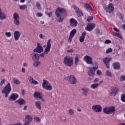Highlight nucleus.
I'll use <instances>...</instances> for the list:
<instances>
[{"mask_svg":"<svg viewBox=\"0 0 125 125\" xmlns=\"http://www.w3.org/2000/svg\"><path fill=\"white\" fill-rule=\"evenodd\" d=\"M99 79L98 78H96L94 80V83H97V82H98Z\"/></svg>","mask_w":125,"mask_h":125,"instance_id":"60","label":"nucleus"},{"mask_svg":"<svg viewBox=\"0 0 125 125\" xmlns=\"http://www.w3.org/2000/svg\"><path fill=\"white\" fill-rule=\"evenodd\" d=\"M67 80L71 84H76L78 82L77 79H76V77L74 75L69 76L67 78Z\"/></svg>","mask_w":125,"mask_h":125,"instance_id":"8","label":"nucleus"},{"mask_svg":"<svg viewBox=\"0 0 125 125\" xmlns=\"http://www.w3.org/2000/svg\"><path fill=\"white\" fill-rule=\"evenodd\" d=\"M92 110L96 113L102 112V106L100 105H94L92 106Z\"/></svg>","mask_w":125,"mask_h":125,"instance_id":"12","label":"nucleus"},{"mask_svg":"<svg viewBox=\"0 0 125 125\" xmlns=\"http://www.w3.org/2000/svg\"><path fill=\"white\" fill-rule=\"evenodd\" d=\"M99 85V84L98 83L92 84L91 85V88H93V89H95V88H97V87H98Z\"/></svg>","mask_w":125,"mask_h":125,"instance_id":"36","label":"nucleus"},{"mask_svg":"<svg viewBox=\"0 0 125 125\" xmlns=\"http://www.w3.org/2000/svg\"><path fill=\"white\" fill-rule=\"evenodd\" d=\"M39 37L40 39H43L44 38V36L42 34H40Z\"/></svg>","mask_w":125,"mask_h":125,"instance_id":"52","label":"nucleus"},{"mask_svg":"<svg viewBox=\"0 0 125 125\" xmlns=\"http://www.w3.org/2000/svg\"><path fill=\"white\" fill-rule=\"evenodd\" d=\"M15 125H22V124L21 123H18L16 124H15Z\"/></svg>","mask_w":125,"mask_h":125,"instance_id":"63","label":"nucleus"},{"mask_svg":"<svg viewBox=\"0 0 125 125\" xmlns=\"http://www.w3.org/2000/svg\"><path fill=\"white\" fill-rule=\"evenodd\" d=\"M96 74L98 75V76H102V72H101V71L100 70L97 71Z\"/></svg>","mask_w":125,"mask_h":125,"instance_id":"46","label":"nucleus"},{"mask_svg":"<svg viewBox=\"0 0 125 125\" xmlns=\"http://www.w3.org/2000/svg\"><path fill=\"white\" fill-rule=\"evenodd\" d=\"M50 42H51V39H49L47 42L46 47L44 49V52L40 54V56L42 57H44L45 54H48V52L50 51V48H51V43H50Z\"/></svg>","mask_w":125,"mask_h":125,"instance_id":"4","label":"nucleus"},{"mask_svg":"<svg viewBox=\"0 0 125 125\" xmlns=\"http://www.w3.org/2000/svg\"><path fill=\"white\" fill-rule=\"evenodd\" d=\"M110 60H111V58H108V57L105 58L104 59H103V61L107 69H109V62H110Z\"/></svg>","mask_w":125,"mask_h":125,"instance_id":"24","label":"nucleus"},{"mask_svg":"<svg viewBox=\"0 0 125 125\" xmlns=\"http://www.w3.org/2000/svg\"><path fill=\"white\" fill-rule=\"evenodd\" d=\"M35 106L39 110L42 109V102L38 101L35 102Z\"/></svg>","mask_w":125,"mask_h":125,"instance_id":"31","label":"nucleus"},{"mask_svg":"<svg viewBox=\"0 0 125 125\" xmlns=\"http://www.w3.org/2000/svg\"><path fill=\"white\" fill-rule=\"evenodd\" d=\"M70 26L72 27H76L77 25H78V21L74 19H70Z\"/></svg>","mask_w":125,"mask_h":125,"instance_id":"27","label":"nucleus"},{"mask_svg":"<svg viewBox=\"0 0 125 125\" xmlns=\"http://www.w3.org/2000/svg\"><path fill=\"white\" fill-rule=\"evenodd\" d=\"M118 80L120 82H124L125 81V76H121L119 78Z\"/></svg>","mask_w":125,"mask_h":125,"instance_id":"40","label":"nucleus"},{"mask_svg":"<svg viewBox=\"0 0 125 125\" xmlns=\"http://www.w3.org/2000/svg\"><path fill=\"white\" fill-rule=\"evenodd\" d=\"M113 29L114 30V31H115V32H120V30L117 29V27H114Z\"/></svg>","mask_w":125,"mask_h":125,"instance_id":"54","label":"nucleus"},{"mask_svg":"<svg viewBox=\"0 0 125 125\" xmlns=\"http://www.w3.org/2000/svg\"><path fill=\"white\" fill-rule=\"evenodd\" d=\"M27 108H28V106L27 105H25L23 107V110L25 111V110H27Z\"/></svg>","mask_w":125,"mask_h":125,"instance_id":"62","label":"nucleus"},{"mask_svg":"<svg viewBox=\"0 0 125 125\" xmlns=\"http://www.w3.org/2000/svg\"><path fill=\"white\" fill-rule=\"evenodd\" d=\"M82 94L83 96H87L88 95V92H89V89L88 88H83L82 89Z\"/></svg>","mask_w":125,"mask_h":125,"instance_id":"26","label":"nucleus"},{"mask_svg":"<svg viewBox=\"0 0 125 125\" xmlns=\"http://www.w3.org/2000/svg\"><path fill=\"white\" fill-rule=\"evenodd\" d=\"M34 121L36 123H41V118L38 116H36L34 117Z\"/></svg>","mask_w":125,"mask_h":125,"instance_id":"34","label":"nucleus"},{"mask_svg":"<svg viewBox=\"0 0 125 125\" xmlns=\"http://www.w3.org/2000/svg\"><path fill=\"white\" fill-rule=\"evenodd\" d=\"M93 16H92V17L89 16L87 20V21H88V22H90V21H92V20H93Z\"/></svg>","mask_w":125,"mask_h":125,"instance_id":"48","label":"nucleus"},{"mask_svg":"<svg viewBox=\"0 0 125 125\" xmlns=\"http://www.w3.org/2000/svg\"><path fill=\"white\" fill-rule=\"evenodd\" d=\"M16 102L18 103L19 105H25V104H26V101L22 98L19 99L18 100L16 101Z\"/></svg>","mask_w":125,"mask_h":125,"instance_id":"28","label":"nucleus"},{"mask_svg":"<svg viewBox=\"0 0 125 125\" xmlns=\"http://www.w3.org/2000/svg\"><path fill=\"white\" fill-rule=\"evenodd\" d=\"M20 36H21V32L19 31H15L14 32V38L15 40L18 41L20 39Z\"/></svg>","mask_w":125,"mask_h":125,"instance_id":"20","label":"nucleus"},{"mask_svg":"<svg viewBox=\"0 0 125 125\" xmlns=\"http://www.w3.org/2000/svg\"><path fill=\"white\" fill-rule=\"evenodd\" d=\"M21 94L22 95H25V90H22V91H21Z\"/></svg>","mask_w":125,"mask_h":125,"instance_id":"58","label":"nucleus"},{"mask_svg":"<svg viewBox=\"0 0 125 125\" xmlns=\"http://www.w3.org/2000/svg\"><path fill=\"white\" fill-rule=\"evenodd\" d=\"M63 12H65V9H64V8L61 7L57 8L55 12L57 17H60L61 16H62Z\"/></svg>","mask_w":125,"mask_h":125,"instance_id":"11","label":"nucleus"},{"mask_svg":"<svg viewBox=\"0 0 125 125\" xmlns=\"http://www.w3.org/2000/svg\"><path fill=\"white\" fill-rule=\"evenodd\" d=\"M104 9L106 10V12H108V13H113L114 9V4L112 3H109L108 6L104 7Z\"/></svg>","mask_w":125,"mask_h":125,"instance_id":"9","label":"nucleus"},{"mask_svg":"<svg viewBox=\"0 0 125 125\" xmlns=\"http://www.w3.org/2000/svg\"><path fill=\"white\" fill-rule=\"evenodd\" d=\"M122 27H123V29H124V30H125V24H123V26H122Z\"/></svg>","mask_w":125,"mask_h":125,"instance_id":"64","label":"nucleus"},{"mask_svg":"<svg viewBox=\"0 0 125 125\" xmlns=\"http://www.w3.org/2000/svg\"><path fill=\"white\" fill-rule=\"evenodd\" d=\"M83 60H84V61H85L87 64H89L90 65L93 64V62L92 61V58L88 55L85 56L83 58Z\"/></svg>","mask_w":125,"mask_h":125,"instance_id":"13","label":"nucleus"},{"mask_svg":"<svg viewBox=\"0 0 125 125\" xmlns=\"http://www.w3.org/2000/svg\"><path fill=\"white\" fill-rule=\"evenodd\" d=\"M39 65H41V62L39 61H35L33 62V66L34 67H39Z\"/></svg>","mask_w":125,"mask_h":125,"instance_id":"35","label":"nucleus"},{"mask_svg":"<svg viewBox=\"0 0 125 125\" xmlns=\"http://www.w3.org/2000/svg\"><path fill=\"white\" fill-rule=\"evenodd\" d=\"M112 50H113V49L111 48H109L108 49L106 50V53L107 54L111 53Z\"/></svg>","mask_w":125,"mask_h":125,"instance_id":"47","label":"nucleus"},{"mask_svg":"<svg viewBox=\"0 0 125 125\" xmlns=\"http://www.w3.org/2000/svg\"><path fill=\"white\" fill-rule=\"evenodd\" d=\"M95 27V24H94V23L89 24L85 27V30L86 31H88V32H90L92 31Z\"/></svg>","mask_w":125,"mask_h":125,"instance_id":"21","label":"nucleus"},{"mask_svg":"<svg viewBox=\"0 0 125 125\" xmlns=\"http://www.w3.org/2000/svg\"><path fill=\"white\" fill-rule=\"evenodd\" d=\"M74 52V50L73 49L67 50V52Z\"/></svg>","mask_w":125,"mask_h":125,"instance_id":"57","label":"nucleus"},{"mask_svg":"<svg viewBox=\"0 0 125 125\" xmlns=\"http://www.w3.org/2000/svg\"><path fill=\"white\" fill-rule=\"evenodd\" d=\"M113 35L116 37H118V38H119V39H123V37H122V35H121V34H120V33H119L114 32Z\"/></svg>","mask_w":125,"mask_h":125,"instance_id":"38","label":"nucleus"},{"mask_svg":"<svg viewBox=\"0 0 125 125\" xmlns=\"http://www.w3.org/2000/svg\"><path fill=\"white\" fill-rule=\"evenodd\" d=\"M5 83V80L4 79H3L1 80V81L0 83V85H2Z\"/></svg>","mask_w":125,"mask_h":125,"instance_id":"50","label":"nucleus"},{"mask_svg":"<svg viewBox=\"0 0 125 125\" xmlns=\"http://www.w3.org/2000/svg\"><path fill=\"white\" fill-rule=\"evenodd\" d=\"M5 35L7 38L11 37V33L10 32H6Z\"/></svg>","mask_w":125,"mask_h":125,"instance_id":"43","label":"nucleus"},{"mask_svg":"<svg viewBox=\"0 0 125 125\" xmlns=\"http://www.w3.org/2000/svg\"><path fill=\"white\" fill-rule=\"evenodd\" d=\"M28 80L30 83H31L32 84H39V82L38 81L34 80V78L33 77L30 76L28 77Z\"/></svg>","mask_w":125,"mask_h":125,"instance_id":"25","label":"nucleus"},{"mask_svg":"<svg viewBox=\"0 0 125 125\" xmlns=\"http://www.w3.org/2000/svg\"><path fill=\"white\" fill-rule=\"evenodd\" d=\"M84 7L86 8V9H90V10H91V11H93V9H92V7H91V6L87 3H85L84 4Z\"/></svg>","mask_w":125,"mask_h":125,"instance_id":"32","label":"nucleus"},{"mask_svg":"<svg viewBox=\"0 0 125 125\" xmlns=\"http://www.w3.org/2000/svg\"><path fill=\"white\" fill-rule=\"evenodd\" d=\"M34 96L36 99H37V100H40V98L43 97V95L41 92H35L34 94Z\"/></svg>","mask_w":125,"mask_h":125,"instance_id":"19","label":"nucleus"},{"mask_svg":"<svg viewBox=\"0 0 125 125\" xmlns=\"http://www.w3.org/2000/svg\"><path fill=\"white\" fill-rule=\"evenodd\" d=\"M121 100L123 102L125 103V94H122L121 95Z\"/></svg>","mask_w":125,"mask_h":125,"instance_id":"44","label":"nucleus"},{"mask_svg":"<svg viewBox=\"0 0 125 125\" xmlns=\"http://www.w3.org/2000/svg\"><path fill=\"white\" fill-rule=\"evenodd\" d=\"M37 15L38 17H42V14L40 12H38L37 13Z\"/></svg>","mask_w":125,"mask_h":125,"instance_id":"51","label":"nucleus"},{"mask_svg":"<svg viewBox=\"0 0 125 125\" xmlns=\"http://www.w3.org/2000/svg\"><path fill=\"white\" fill-rule=\"evenodd\" d=\"M96 34L97 35H100V31H99V30H98L96 32Z\"/></svg>","mask_w":125,"mask_h":125,"instance_id":"61","label":"nucleus"},{"mask_svg":"<svg viewBox=\"0 0 125 125\" xmlns=\"http://www.w3.org/2000/svg\"><path fill=\"white\" fill-rule=\"evenodd\" d=\"M6 19V15L1 11V8L0 7V20H3Z\"/></svg>","mask_w":125,"mask_h":125,"instance_id":"29","label":"nucleus"},{"mask_svg":"<svg viewBox=\"0 0 125 125\" xmlns=\"http://www.w3.org/2000/svg\"><path fill=\"white\" fill-rule=\"evenodd\" d=\"M19 97V95L16 93H12L11 94L10 96L8 97V100L10 101H15L17 98Z\"/></svg>","mask_w":125,"mask_h":125,"instance_id":"16","label":"nucleus"},{"mask_svg":"<svg viewBox=\"0 0 125 125\" xmlns=\"http://www.w3.org/2000/svg\"><path fill=\"white\" fill-rule=\"evenodd\" d=\"M105 75L107 76L108 77H112L113 76L112 73H111V72H110L109 70H107L105 72Z\"/></svg>","mask_w":125,"mask_h":125,"instance_id":"39","label":"nucleus"},{"mask_svg":"<svg viewBox=\"0 0 125 125\" xmlns=\"http://www.w3.org/2000/svg\"><path fill=\"white\" fill-rule=\"evenodd\" d=\"M34 52H38V53H41L43 51V48L41 45L39 43H37V47L36 49L33 50Z\"/></svg>","mask_w":125,"mask_h":125,"instance_id":"15","label":"nucleus"},{"mask_svg":"<svg viewBox=\"0 0 125 125\" xmlns=\"http://www.w3.org/2000/svg\"><path fill=\"white\" fill-rule=\"evenodd\" d=\"M115 107L111 106V107H105L103 109V112L104 114H106L107 115H109V114H111L112 113H114L115 111Z\"/></svg>","mask_w":125,"mask_h":125,"instance_id":"6","label":"nucleus"},{"mask_svg":"<svg viewBox=\"0 0 125 125\" xmlns=\"http://www.w3.org/2000/svg\"><path fill=\"white\" fill-rule=\"evenodd\" d=\"M104 42L105 43H111V42L110 40H106Z\"/></svg>","mask_w":125,"mask_h":125,"instance_id":"53","label":"nucleus"},{"mask_svg":"<svg viewBox=\"0 0 125 125\" xmlns=\"http://www.w3.org/2000/svg\"><path fill=\"white\" fill-rule=\"evenodd\" d=\"M14 16V23L16 26H19L20 25V21L19 19L20 17H19V15H18L17 13H15L13 15Z\"/></svg>","mask_w":125,"mask_h":125,"instance_id":"10","label":"nucleus"},{"mask_svg":"<svg viewBox=\"0 0 125 125\" xmlns=\"http://www.w3.org/2000/svg\"><path fill=\"white\" fill-rule=\"evenodd\" d=\"M63 63L67 67H72L74 64V59L70 56H66L63 60Z\"/></svg>","mask_w":125,"mask_h":125,"instance_id":"3","label":"nucleus"},{"mask_svg":"<svg viewBox=\"0 0 125 125\" xmlns=\"http://www.w3.org/2000/svg\"><path fill=\"white\" fill-rule=\"evenodd\" d=\"M112 67L114 70H121V64L119 62L113 63Z\"/></svg>","mask_w":125,"mask_h":125,"instance_id":"23","label":"nucleus"},{"mask_svg":"<svg viewBox=\"0 0 125 125\" xmlns=\"http://www.w3.org/2000/svg\"><path fill=\"white\" fill-rule=\"evenodd\" d=\"M118 16H119V18H123V15H122V14H121V13H119L118 14Z\"/></svg>","mask_w":125,"mask_h":125,"instance_id":"56","label":"nucleus"},{"mask_svg":"<svg viewBox=\"0 0 125 125\" xmlns=\"http://www.w3.org/2000/svg\"><path fill=\"white\" fill-rule=\"evenodd\" d=\"M26 71V69H25V68H22V69H21V72H22V73H25V71Z\"/></svg>","mask_w":125,"mask_h":125,"instance_id":"59","label":"nucleus"},{"mask_svg":"<svg viewBox=\"0 0 125 125\" xmlns=\"http://www.w3.org/2000/svg\"><path fill=\"white\" fill-rule=\"evenodd\" d=\"M31 58L33 61L40 60V55L37 53H32L31 54Z\"/></svg>","mask_w":125,"mask_h":125,"instance_id":"18","label":"nucleus"},{"mask_svg":"<svg viewBox=\"0 0 125 125\" xmlns=\"http://www.w3.org/2000/svg\"><path fill=\"white\" fill-rule=\"evenodd\" d=\"M77 33V30L76 29H73L70 33L69 37L68 40V42H72V39L74 37H75V35Z\"/></svg>","mask_w":125,"mask_h":125,"instance_id":"17","label":"nucleus"},{"mask_svg":"<svg viewBox=\"0 0 125 125\" xmlns=\"http://www.w3.org/2000/svg\"><path fill=\"white\" fill-rule=\"evenodd\" d=\"M36 5H37L38 9L42 10V6H41V4L40 3V2H37Z\"/></svg>","mask_w":125,"mask_h":125,"instance_id":"41","label":"nucleus"},{"mask_svg":"<svg viewBox=\"0 0 125 125\" xmlns=\"http://www.w3.org/2000/svg\"><path fill=\"white\" fill-rule=\"evenodd\" d=\"M118 87L116 86H114L111 87L110 90L109 92V96H116L118 94Z\"/></svg>","mask_w":125,"mask_h":125,"instance_id":"7","label":"nucleus"},{"mask_svg":"<svg viewBox=\"0 0 125 125\" xmlns=\"http://www.w3.org/2000/svg\"><path fill=\"white\" fill-rule=\"evenodd\" d=\"M47 15L49 17H51L52 16V12H51L50 13H47Z\"/></svg>","mask_w":125,"mask_h":125,"instance_id":"55","label":"nucleus"},{"mask_svg":"<svg viewBox=\"0 0 125 125\" xmlns=\"http://www.w3.org/2000/svg\"><path fill=\"white\" fill-rule=\"evenodd\" d=\"M42 86L46 90H52V86L47 80H43Z\"/></svg>","mask_w":125,"mask_h":125,"instance_id":"5","label":"nucleus"},{"mask_svg":"<svg viewBox=\"0 0 125 125\" xmlns=\"http://www.w3.org/2000/svg\"><path fill=\"white\" fill-rule=\"evenodd\" d=\"M11 90V85H10V83H8L5 85V86L2 89L1 91V93H2L3 94H5V98H7Z\"/></svg>","mask_w":125,"mask_h":125,"instance_id":"1","label":"nucleus"},{"mask_svg":"<svg viewBox=\"0 0 125 125\" xmlns=\"http://www.w3.org/2000/svg\"><path fill=\"white\" fill-rule=\"evenodd\" d=\"M98 69V64L97 62H95L93 64V67H89L88 75L89 77H94L95 75V71Z\"/></svg>","mask_w":125,"mask_h":125,"instance_id":"2","label":"nucleus"},{"mask_svg":"<svg viewBox=\"0 0 125 125\" xmlns=\"http://www.w3.org/2000/svg\"><path fill=\"white\" fill-rule=\"evenodd\" d=\"M73 8L75 10L76 14H77L78 17H81V16H83V11L80 8H78L77 6H73Z\"/></svg>","mask_w":125,"mask_h":125,"instance_id":"14","label":"nucleus"},{"mask_svg":"<svg viewBox=\"0 0 125 125\" xmlns=\"http://www.w3.org/2000/svg\"><path fill=\"white\" fill-rule=\"evenodd\" d=\"M68 113L70 114V115H73V114H74V110H73L72 109H70L68 110Z\"/></svg>","mask_w":125,"mask_h":125,"instance_id":"49","label":"nucleus"},{"mask_svg":"<svg viewBox=\"0 0 125 125\" xmlns=\"http://www.w3.org/2000/svg\"><path fill=\"white\" fill-rule=\"evenodd\" d=\"M13 82L15 84H20V83H21V82H20L19 79H16L15 78H13Z\"/></svg>","mask_w":125,"mask_h":125,"instance_id":"33","label":"nucleus"},{"mask_svg":"<svg viewBox=\"0 0 125 125\" xmlns=\"http://www.w3.org/2000/svg\"><path fill=\"white\" fill-rule=\"evenodd\" d=\"M19 8L21 9V10H25V9H27V7L26 5H20Z\"/></svg>","mask_w":125,"mask_h":125,"instance_id":"37","label":"nucleus"},{"mask_svg":"<svg viewBox=\"0 0 125 125\" xmlns=\"http://www.w3.org/2000/svg\"><path fill=\"white\" fill-rule=\"evenodd\" d=\"M79 57H78V56H76L75 58V64L77 65L78 64V62H79Z\"/></svg>","mask_w":125,"mask_h":125,"instance_id":"42","label":"nucleus"},{"mask_svg":"<svg viewBox=\"0 0 125 125\" xmlns=\"http://www.w3.org/2000/svg\"><path fill=\"white\" fill-rule=\"evenodd\" d=\"M57 18H59V20H58V22H63V21L64 20L63 18L61 17V16L60 17H57Z\"/></svg>","mask_w":125,"mask_h":125,"instance_id":"45","label":"nucleus"},{"mask_svg":"<svg viewBox=\"0 0 125 125\" xmlns=\"http://www.w3.org/2000/svg\"><path fill=\"white\" fill-rule=\"evenodd\" d=\"M86 35V32L85 31L83 32L81 36L79 39V41L80 42H83L84 41V38H85Z\"/></svg>","mask_w":125,"mask_h":125,"instance_id":"30","label":"nucleus"},{"mask_svg":"<svg viewBox=\"0 0 125 125\" xmlns=\"http://www.w3.org/2000/svg\"><path fill=\"white\" fill-rule=\"evenodd\" d=\"M33 121V117L31 115H26L24 120V123L30 124Z\"/></svg>","mask_w":125,"mask_h":125,"instance_id":"22","label":"nucleus"}]
</instances>
